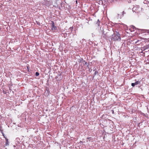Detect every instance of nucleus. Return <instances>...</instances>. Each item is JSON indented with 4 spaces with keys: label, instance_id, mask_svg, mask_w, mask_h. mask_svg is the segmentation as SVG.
<instances>
[{
    "label": "nucleus",
    "instance_id": "39448f33",
    "mask_svg": "<svg viewBox=\"0 0 149 149\" xmlns=\"http://www.w3.org/2000/svg\"><path fill=\"white\" fill-rule=\"evenodd\" d=\"M141 31H142L143 33H149V30H146V29H141Z\"/></svg>",
    "mask_w": 149,
    "mask_h": 149
},
{
    "label": "nucleus",
    "instance_id": "f03ea898",
    "mask_svg": "<svg viewBox=\"0 0 149 149\" xmlns=\"http://www.w3.org/2000/svg\"><path fill=\"white\" fill-rule=\"evenodd\" d=\"M142 8H140L139 6H136L134 7L132 9V11L136 13H138L139 12L141 11Z\"/></svg>",
    "mask_w": 149,
    "mask_h": 149
},
{
    "label": "nucleus",
    "instance_id": "6e6552de",
    "mask_svg": "<svg viewBox=\"0 0 149 149\" xmlns=\"http://www.w3.org/2000/svg\"><path fill=\"white\" fill-rule=\"evenodd\" d=\"M39 75V74L38 72H36V75L37 76H38Z\"/></svg>",
    "mask_w": 149,
    "mask_h": 149
},
{
    "label": "nucleus",
    "instance_id": "9b49d317",
    "mask_svg": "<svg viewBox=\"0 0 149 149\" xmlns=\"http://www.w3.org/2000/svg\"><path fill=\"white\" fill-rule=\"evenodd\" d=\"M133 29H134V28H135V27H134V26H133Z\"/></svg>",
    "mask_w": 149,
    "mask_h": 149
},
{
    "label": "nucleus",
    "instance_id": "7ed1b4c3",
    "mask_svg": "<svg viewBox=\"0 0 149 149\" xmlns=\"http://www.w3.org/2000/svg\"><path fill=\"white\" fill-rule=\"evenodd\" d=\"M124 11H123L122 12H120L118 13V17L120 18H121L123 16Z\"/></svg>",
    "mask_w": 149,
    "mask_h": 149
},
{
    "label": "nucleus",
    "instance_id": "0eeeda50",
    "mask_svg": "<svg viewBox=\"0 0 149 149\" xmlns=\"http://www.w3.org/2000/svg\"><path fill=\"white\" fill-rule=\"evenodd\" d=\"M149 3L148 1H146V0H145L144 2L143 3L145 4H147Z\"/></svg>",
    "mask_w": 149,
    "mask_h": 149
},
{
    "label": "nucleus",
    "instance_id": "ddd939ff",
    "mask_svg": "<svg viewBox=\"0 0 149 149\" xmlns=\"http://www.w3.org/2000/svg\"><path fill=\"white\" fill-rule=\"evenodd\" d=\"M85 64H86V65H87V63H85Z\"/></svg>",
    "mask_w": 149,
    "mask_h": 149
},
{
    "label": "nucleus",
    "instance_id": "f257e3e1",
    "mask_svg": "<svg viewBox=\"0 0 149 149\" xmlns=\"http://www.w3.org/2000/svg\"><path fill=\"white\" fill-rule=\"evenodd\" d=\"M114 33L112 35L111 40L114 41L116 40H120L121 38L120 37V35L118 31H114Z\"/></svg>",
    "mask_w": 149,
    "mask_h": 149
},
{
    "label": "nucleus",
    "instance_id": "1a4fd4ad",
    "mask_svg": "<svg viewBox=\"0 0 149 149\" xmlns=\"http://www.w3.org/2000/svg\"><path fill=\"white\" fill-rule=\"evenodd\" d=\"M73 27H70L69 29L71 30V31H72L73 29Z\"/></svg>",
    "mask_w": 149,
    "mask_h": 149
},
{
    "label": "nucleus",
    "instance_id": "f8f14e48",
    "mask_svg": "<svg viewBox=\"0 0 149 149\" xmlns=\"http://www.w3.org/2000/svg\"><path fill=\"white\" fill-rule=\"evenodd\" d=\"M76 3H77V1H76Z\"/></svg>",
    "mask_w": 149,
    "mask_h": 149
},
{
    "label": "nucleus",
    "instance_id": "9d476101",
    "mask_svg": "<svg viewBox=\"0 0 149 149\" xmlns=\"http://www.w3.org/2000/svg\"><path fill=\"white\" fill-rule=\"evenodd\" d=\"M91 139V137H88V138H87V139Z\"/></svg>",
    "mask_w": 149,
    "mask_h": 149
},
{
    "label": "nucleus",
    "instance_id": "20e7f679",
    "mask_svg": "<svg viewBox=\"0 0 149 149\" xmlns=\"http://www.w3.org/2000/svg\"><path fill=\"white\" fill-rule=\"evenodd\" d=\"M140 82L139 81H137L135 83H132L131 84V85L132 86L134 87L136 85H137L138 84H140Z\"/></svg>",
    "mask_w": 149,
    "mask_h": 149
},
{
    "label": "nucleus",
    "instance_id": "423d86ee",
    "mask_svg": "<svg viewBox=\"0 0 149 149\" xmlns=\"http://www.w3.org/2000/svg\"><path fill=\"white\" fill-rule=\"evenodd\" d=\"M56 28V27L53 24L52 25V29H55V28Z\"/></svg>",
    "mask_w": 149,
    "mask_h": 149
}]
</instances>
